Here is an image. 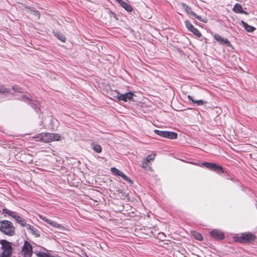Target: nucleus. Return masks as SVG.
<instances>
[{
    "label": "nucleus",
    "mask_w": 257,
    "mask_h": 257,
    "mask_svg": "<svg viewBox=\"0 0 257 257\" xmlns=\"http://www.w3.org/2000/svg\"><path fill=\"white\" fill-rule=\"evenodd\" d=\"M12 89L16 92H22V91L21 90V88L18 87L17 86H12Z\"/></svg>",
    "instance_id": "nucleus-38"
},
{
    "label": "nucleus",
    "mask_w": 257,
    "mask_h": 257,
    "mask_svg": "<svg viewBox=\"0 0 257 257\" xmlns=\"http://www.w3.org/2000/svg\"><path fill=\"white\" fill-rule=\"evenodd\" d=\"M154 133H156L158 136L164 138L165 131L155 130H154Z\"/></svg>",
    "instance_id": "nucleus-33"
},
{
    "label": "nucleus",
    "mask_w": 257,
    "mask_h": 257,
    "mask_svg": "<svg viewBox=\"0 0 257 257\" xmlns=\"http://www.w3.org/2000/svg\"><path fill=\"white\" fill-rule=\"evenodd\" d=\"M3 212L5 214H8V215L12 217L13 218H15V216H17V214H16V213L14 212V211H12L10 210H9L7 208H4L3 209Z\"/></svg>",
    "instance_id": "nucleus-17"
},
{
    "label": "nucleus",
    "mask_w": 257,
    "mask_h": 257,
    "mask_svg": "<svg viewBox=\"0 0 257 257\" xmlns=\"http://www.w3.org/2000/svg\"><path fill=\"white\" fill-rule=\"evenodd\" d=\"M111 171L113 174L118 176H119L120 174L121 173V171H119L118 169H116L115 167L111 168Z\"/></svg>",
    "instance_id": "nucleus-29"
},
{
    "label": "nucleus",
    "mask_w": 257,
    "mask_h": 257,
    "mask_svg": "<svg viewBox=\"0 0 257 257\" xmlns=\"http://www.w3.org/2000/svg\"><path fill=\"white\" fill-rule=\"evenodd\" d=\"M133 96L134 93L132 92H129L124 94L118 93L117 98L119 100H122L124 102H126L127 100H131L133 99Z\"/></svg>",
    "instance_id": "nucleus-8"
},
{
    "label": "nucleus",
    "mask_w": 257,
    "mask_h": 257,
    "mask_svg": "<svg viewBox=\"0 0 257 257\" xmlns=\"http://www.w3.org/2000/svg\"><path fill=\"white\" fill-rule=\"evenodd\" d=\"M24 257H31L33 254V248L31 244L27 241H25L22 248Z\"/></svg>",
    "instance_id": "nucleus-6"
},
{
    "label": "nucleus",
    "mask_w": 257,
    "mask_h": 257,
    "mask_svg": "<svg viewBox=\"0 0 257 257\" xmlns=\"http://www.w3.org/2000/svg\"><path fill=\"white\" fill-rule=\"evenodd\" d=\"M42 138H43V133L37 134L34 137V138L36 139V140L37 141L42 142Z\"/></svg>",
    "instance_id": "nucleus-34"
},
{
    "label": "nucleus",
    "mask_w": 257,
    "mask_h": 257,
    "mask_svg": "<svg viewBox=\"0 0 257 257\" xmlns=\"http://www.w3.org/2000/svg\"><path fill=\"white\" fill-rule=\"evenodd\" d=\"M119 176H120L124 180L127 181L130 184L133 183V181L128 177L125 175L122 172H121Z\"/></svg>",
    "instance_id": "nucleus-22"
},
{
    "label": "nucleus",
    "mask_w": 257,
    "mask_h": 257,
    "mask_svg": "<svg viewBox=\"0 0 257 257\" xmlns=\"http://www.w3.org/2000/svg\"><path fill=\"white\" fill-rule=\"evenodd\" d=\"M27 228L28 230H31L32 233L33 234H34V235H35L36 237H38L40 235V234L39 233V231L38 230V229H37L34 226H33L30 224H27Z\"/></svg>",
    "instance_id": "nucleus-13"
},
{
    "label": "nucleus",
    "mask_w": 257,
    "mask_h": 257,
    "mask_svg": "<svg viewBox=\"0 0 257 257\" xmlns=\"http://www.w3.org/2000/svg\"><path fill=\"white\" fill-rule=\"evenodd\" d=\"M256 236L251 232H247L242 233L240 236H236L234 237L235 241L242 243H250L255 240Z\"/></svg>",
    "instance_id": "nucleus-2"
},
{
    "label": "nucleus",
    "mask_w": 257,
    "mask_h": 257,
    "mask_svg": "<svg viewBox=\"0 0 257 257\" xmlns=\"http://www.w3.org/2000/svg\"><path fill=\"white\" fill-rule=\"evenodd\" d=\"M118 3L128 12H132L133 11V8L131 6L122 0H119Z\"/></svg>",
    "instance_id": "nucleus-11"
},
{
    "label": "nucleus",
    "mask_w": 257,
    "mask_h": 257,
    "mask_svg": "<svg viewBox=\"0 0 257 257\" xmlns=\"http://www.w3.org/2000/svg\"><path fill=\"white\" fill-rule=\"evenodd\" d=\"M31 14H33L36 17H37L38 19H39L40 18V14L38 11H36L34 8H32V9H31V12H30Z\"/></svg>",
    "instance_id": "nucleus-28"
},
{
    "label": "nucleus",
    "mask_w": 257,
    "mask_h": 257,
    "mask_svg": "<svg viewBox=\"0 0 257 257\" xmlns=\"http://www.w3.org/2000/svg\"><path fill=\"white\" fill-rule=\"evenodd\" d=\"M40 218L43 220L45 222H46V223H47L48 224H50V225H51L52 224V220H50V219H48L47 218H46V217H42V216H40Z\"/></svg>",
    "instance_id": "nucleus-36"
},
{
    "label": "nucleus",
    "mask_w": 257,
    "mask_h": 257,
    "mask_svg": "<svg viewBox=\"0 0 257 257\" xmlns=\"http://www.w3.org/2000/svg\"><path fill=\"white\" fill-rule=\"evenodd\" d=\"M21 100L29 104L30 103H31L32 99L29 95H23L21 97Z\"/></svg>",
    "instance_id": "nucleus-19"
},
{
    "label": "nucleus",
    "mask_w": 257,
    "mask_h": 257,
    "mask_svg": "<svg viewBox=\"0 0 257 257\" xmlns=\"http://www.w3.org/2000/svg\"><path fill=\"white\" fill-rule=\"evenodd\" d=\"M210 234L214 239H222L224 237L223 233L217 229L211 231Z\"/></svg>",
    "instance_id": "nucleus-10"
},
{
    "label": "nucleus",
    "mask_w": 257,
    "mask_h": 257,
    "mask_svg": "<svg viewBox=\"0 0 257 257\" xmlns=\"http://www.w3.org/2000/svg\"><path fill=\"white\" fill-rule=\"evenodd\" d=\"M202 165L218 174L223 173L224 172L223 169L221 166L214 163L203 162L202 163Z\"/></svg>",
    "instance_id": "nucleus-3"
},
{
    "label": "nucleus",
    "mask_w": 257,
    "mask_h": 257,
    "mask_svg": "<svg viewBox=\"0 0 257 257\" xmlns=\"http://www.w3.org/2000/svg\"><path fill=\"white\" fill-rule=\"evenodd\" d=\"M109 13L110 17H112L115 20H118L117 17L115 13L111 11H109Z\"/></svg>",
    "instance_id": "nucleus-39"
},
{
    "label": "nucleus",
    "mask_w": 257,
    "mask_h": 257,
    "mask_svg": "<svg viewBox=\"0 0 257 257\" xmlns=\"http://www.w3.org/2000/svg\"><path fill=\"white\" fill-rule=\"evenodd\" d=\"M12 255H8L4 252H1L0 253V257H11Z\"/></svg>",
    "instance_id": "nucleus-40"
},
{
    "label": "nucleus",
    "mask_w": 257,
    "mask_h": 257,
    "mask_svg": "<svg viewBox=\"0 0 257 257\" xmlns=\"http://www.w3.org/2000/svg\"><path fill=\"white\" fill-rule=\"evenodd\" d=\"M40 218L43 220L45 222H46V223H47L48 224H50V225H51L52 224V220H50V219H48L47 218H46V217H42V216H40Z\"/></svg>",
    "instance_id": "nucleus-35"
},
{
    "label": "nucleus",
    "mask_w": 257,
    "mask_h": 257,
    "mask_svg": "<svg viewBox=\"0 0 257 257\" xmlns=\"http://www.w3.org/2000/svg\"><path fill=\"white\" fill-rule=\"evenodd\" d=\"M192 235L195 237V238L198 240H203V237L201 234L194 231L192 233Z\"/></svg>",
    "instance_id": "nucleus-23"
},
{
    "label": "nucleus",
    "mask_w": 257,
    "mask_h": 257,
    "mask_svg": "<svg viewBox=\"0 0 257 257\" xmlns=\"http://www.w3.org/2000/svg\"><path fill=\"white\" fill-rule=\"evenodd\" d=\"M242 8L239 4H236L233 8V11L236 13H240L242 12Z\"/></svg>",
    "instance_id": "nucleus-18"
},
{
    "label": "nucleus",
    "mask_w": 257,
    "mask_h": 257,
    "mask_svg": "<svg viewBox=\"0 0 257 257\" xmlns=\"http://www.w3.org/2000/svg\"><path fill=\"white\" fill-rule=\"evenodd\" d=\"M142 167L146 170H148L149 169H151V167L149 166V163L146 162V161L144 160L142 165Z\"/></svg>",
    "instance_id": "nucleus-32"
},
{
    "label": "nucleus",
    "mask_w": 257,
    "mask_h": 257,
    "mask_svg": "<svg viewBox=\"0 0 257 257\" xmlns=\"http://www.w3.org/2000/svg\"><path fill=\"white\" fill-rule=\"evenodd\" d=\"M29 105L35 109L36 111H37L38 110H39V104L37 101H34L32 100L31 103H30Z\"/></svg>",
    "instance_id": "nucleus-21"
},
{
    "label": "nucleus",
    "mask_w": 257,
    "mask_h": 257,
    "mask_svg": "<svg viewBox=\"0 0 257 257\" xmlns=\"http://www.w3.org/2000/svg\"><path fill=\"white\" fill-rule=\"evenodd\" d=\"M0 242L2 246V248L3 250L2 252L5 253L8 255H12L13 248L11 245V243L8 241L4 239L1 240Z\"/></svg>",
    "instance_id": "nucleus-5"
},
{
    "label": "nucleus",
    "mask_w": 257,
    "mask_h": 257,
    "mask_svg": "<svg viewBox=\"0 0 257 257\" xmlns=\"http://www.w3.org/2000/svg\"><path fill=\"white\" fill-rule=\"evenodd\" d=\"M118 3L119 2V0H116Z\"/></svg>",
    "instance_id": "nucleus-44"
},
{
    "label": "nucleus",
    "mask_w": 257,
    "mask_h": 257,
    "mask_svg": "<svg viewBox=\"0 0 257 257\" xmlns=\"http://www.w3.org/2000/svg\"><path fill=\"white\" fill-rule=\"evenodd\" d=\"M51 226L56 227V228H60L62 227L61 225H60L53 221L52 222Z\"/></svg>",
    "instance_id": "nucleus-37"
},
{
    "label": "nucleus",
    "mask_w": 257,
    "mask_h": 257,
    "mask_svg": "<svg viewBox=\"0 0 257 257\" xmlns=\"http://www.w3.org/2000/svg\"><path fill=\"white\" fill-rule=\"evenodd\" d=\"M155 154L149 155L146 158L145 160L149 163L150 161H152L155 159Z\"/></svg>",
    "instance_id": "nucleus-27"
},
{
    "label": "nucleus",
    "mask_w": 257,
    "mask_h": 257,
    "mask_svg": "<svg viewBox=\"0 0 257 257\" xmlns=\"http://www.w3.org/2000/svg\"><path fill=\"white\" fill-rule=\"evenodd\" d=\"M214 38L217 42H218L221 44L225 45L228 47L231 45V43L228 40V39L226 38H223L219 34H215L214 36Z\"/></svg>",
    "instance_id": "nucleus-9"
},
{
    "label": "nucleus",
    "mask_w": 257,
    "mask_h": 257,
    "mask_svg": "<svg viewBox=\"0 0 257 257\" xmlns=\"http://www.w3.org/2000/svg\"><path fill=\"white\" fill-rule=\"evenodd\" d=\"M55 36H56L59 40H60L62 42H65L66 41L65 37L62 34L60 33H56L54 34Z\"/></svg>",
    "instance_id": "nucleus-20"
},
{
    "label": "nucleus",
    "mask_w": 257,
    "mask_h": 257,
    "mask_svg": "<svg viewBox=\"0 0 257 257\" xmlns=\"http://www.w3.org/2000/svg\"><path fill=\"white\" fill-rule=\"evenodd\" d=\"M241 24L242 26L244 28L246 31L248 32H252L255 30V28L253 27L248 25L246 23L243 21H241Z\"/></svg>",
    "instance_id": "nucleus-14"
},
{
    "label": "nucleus",
    "mask_w": 257,
    "mask_h": 257,
    "mask_svg": "<svg viewBox=\"0 0 257 257\" xmlns=\"http://www.w3.org/2000/svg\"><path fill=\"white\" fill-rule=\"evenodd\" d=\"M192 33H193L195 36H196L198 37H200L201 36V33L200 32L195 28H193L192 30L190 31Z\"/></svg>",
    "instance_id": "nucleus-30"
},
{
    "label": "nucleus",
    "mask_w": 257,
    "mask_h": 257,
    "mask_svg": "<svg viewBox=\"0 0 257 257\" xmlns=\"http://www.w3.org/2000/svg\"><path fill=\"white\" fill-rule=\"evenodd\" d=\"M10 91V89L6 87L4 85H0V93L4 94V93H9Z\"/></svg>",
    "instance_id": "nucleus-24"
},
{
    "label": "nucleus",
    "mask_w": 257,
    "mask_h": 257,
    "mask_svg": "<svg viewBox=\"0 0 257 257\" xmlns=\"http://www.w3.org/2000/svg\"><path fill=\"white\" fill-rule=\"evenodd\" d=\"M0 231L9 236H13L16 234V228L10 221L0 220Z\"/></svg>",
    "instance_id": "nucleus-1"
},
{
    "label": "nucleus",
    "mask_w": 257,
    "mask_h": 257,
    "mask_svg": "<svg viewBox=\"0 0 257 257\" xmlns=\"http://www.w3.org/2000/svg\"><path fill=\"white\" fill-rule=\"evenodd\" d=\"M164 138L175 139L177 138V134L173 132L165 131Z\"/></svg>",
    "instance_id": "nucleus-12"
},
{
    "label": "nucleus",
    "mask_w": 257,
    "mask_h": 257,
    "mask_svg": "<svg viewBox=\"0 0 257 257\" xmlns=\"http://www.w3.org/2000/svg\"><path fill=\"white\" fill-rule=\"evenodd\" d=\"M196 105H202L204 104L207 103V101H204L203 100H194V103Z\"/></svg>",
    "instance_id": "nucleus-31"
},
{
    "label": "nucleus",
    "mask_w": 257,
    "mask_h": 257,
    "mask_svg": "<svg viewBox=\"0 0 257 257\" xmlns=\"http://www.w3.org/2000/svg\"><path fill=\"white\" fill-rule=\"evenodd\" d=\"M15 217V219L18 223L20 224L22 226H27V224L26 223V221L25 219L17 215Z\"/></svg>",
    "instance_id": "nucleus-15"
},
{
    "label": "nucleus",
    "mask_w": 257,
    "mask_h": 257,
    "mask_svg": "<svg viewBox=\"0 0 257 257\" xmlns=\"http://www.w3.org/2000/svg\"><path fill=\"white\" fill-rule=\"evenodd\" d=\"M60 136L59 134L54 133H43L42 142L49 143L54 141L60 140Z\"/></svg>",
    "instance_id": "nucleus-4"
},
{
    "label": "nucleus",
    "mask_w": 257,
    "mask_h": 257,
    "mask_svg": "<svg viewBox=\"0 0 257 257\" xmlns=\"http://www.w3.org/2000/svg\"><path fill=\"white\" fill-rule=\"evenodd\" d=\"M241 14H244L246 15H247L248 14V13L247 12H246L245 11H244L243 10H242V12H241Z\"/></svg>",
    "instance_id": "nucleus-43"
},
{
    "label": "nucleus",
    "mask_w": 257,
    "mask_h": 257,
    "mask_svg": "<svg viewBox=\"0 0 257 257\" xmlns=\"http://www.w3.org/2000/svg\"><path fill=\"white\" fill-rule=\"evenodd\" d=\"M187 98H188V99H189V100L190 101H191V102H192V103H194V100H195L193 99V98L192 97V96H191L190 95H188V96H187Z\"/></svg>",
    "instance_id": "nucleus-41"
},
{
    "label": "nucleus",
    "mask_w": 257,
    "mask_h": 257,
    "mask_svg": "<svg viewBox=\"0 0 257 257\" xmlns=\"http://www.w3.org/2000/svg\"><path fill=\"white\" fill-rule=\"evenodd\" d=\"M37 255L39 257H55V256L52 255L49 253H47L45 252H39Z\"/></svg>",
    "instance_id": "nucleus-25"
},
{
    "label": "nucleus",
    "mask_w": 257,
    "mask_h": 257,
    "mask_svg": "<svg viewBox=\"0 0 257 257\" xmlns=\"http://www.w3.org/2000/svg\"><path fill=\"white\" fill-rule=\"evenodd\" d=\"M182 8L186 11L188 15H191L196 18L197 20L203 22H206V21L203 20L201 16H198L194 12L192 11L191 7L188 6L186 4H182Z\"/></svg>",
    "instance_id": "nucleus-7"
},
{
    "label": "nucleus",
    "mask_w": 257,
    "mask_h": 257,
    "mask_svg": "<svg viewBox=\"0 0 257 257\" xmlns=\"http://www.w3.org/2000/svg\"><path fill=\"white\" fill-rule=\"evenodd\" d=\"M92 149L96 153H100L102 151L101 147L98 144H95L94 142H92L91 144Z\"/></svg>",
    "instance_id": "nucleus-16"
},
{
    "label": "nucleus",
    "mask_w": 257,
    "mask_h": 257,
    "mask_svg": "<svg viewBox=\"0 0 257 257\" xmlns=\"http://www.w3.org/2000/svg\"><path fill=\"white\" fill-rule=\"evenodd\" d=\"M185 26L187 28V29L189 30V31H191V30H192V29L194 28V26H193V25L188 20H186L185 21Z\"/></svg>",
    "instance_id": "nucleus-26"
},
{
    "label": "nucleus",
    "mask_w": 257,
    "mask_h": 257,
    "mask_svg": "<svg viewBox=\"0 0 257 257\" xmlns=\"http://www.w3.org/2000/svg\"><path fill=\"white\" fill-rule=\"evenodd\" d=\"M23 6L24 7V8H25V9H28V12H31V9H32V8H31L29 7L28 6H27V5H23Z\"/></svg>",
    "instance_id": "nucleus-42"
}]
</instances>
